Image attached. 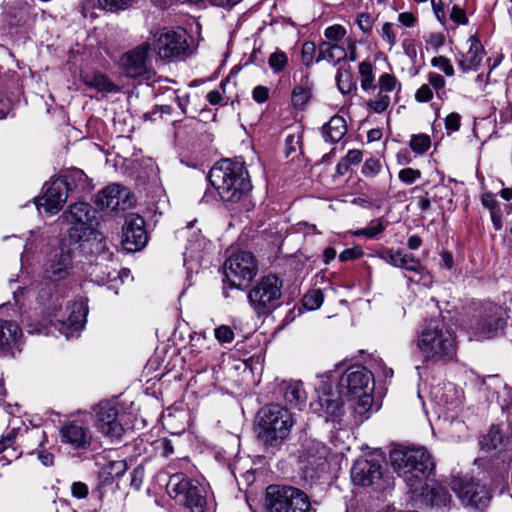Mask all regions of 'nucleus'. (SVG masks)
<instances>
[{"label": "nucleus", "mask_w": 512, "mask_h": 512, "mask_svg": "<svg viewBox=\"0 0 512 512\" xmlns=\"http://www.w3.org/2000/svg\"><path fill=\"white\" fill-rule=\"evenodd\" d=\"M359 74L361 88L364 91L375 90L377 85L374 84L373 66L369 61H363L359 64Z\"/></svg>", "instance_id": "e433bc0d"}, {"label": "nucleus", "mask_w": 512, "mask_h": 512, "mask_svg": "<svg viewBox=\"0 0 512 512\" xmlns=\"http://www.w3.org/2000/svg\"><path fill=\"white\" fill-rule=\"evenodd\" d=\"M350 399L356 400V404L354 405V411L361 418L359 421H363L364 418H368L366 414L370 411L373 403L372 392L362 393L357 396L349 397Z\"/></svg>", "instance_id": "4c0bfd02"}, {"label": "nucleus", "mask_w": 512, "mask_h": 512, "mask_svg": "<svg viewBox=\"0 0 512 512\" xmlns=\"http://www.w3.org/2000/svg\"><path fill=\"white\" fill-rule=\"evenodd\" d=\"M98 4L105 11L117 12L128 9L132 0H98Z\"/></svg>", "instance_id": "de8ad7c7"}, {"label": "nucleus", "mask_w": 512, "mask_h": 512, "mask_svg": "<svg viewBox=\"0 0 512 512\" xmlns=\"http://www.w3.org/2000/svg\"><path fill=\"white\" fill-rule=\"evenodd\" d=\"M450 19L453 22L461 25H465L468 23V18L466 16L465 11L457 5H454L451 9Z\"/></svg>", "instance_id": "338daca9"}, {"label": "nucleus", "mask_w": 512, "mask_h": 512, "mask_svg": "<svg viewBox=\"0 0 512 512\" xmlns=\"http://www.w3.org/2000/svg\"><path fill=\"white\" fill-rule=\"evenodd\" d=\"M483 385H485L487 389L493 390L494 393L498 395L497 399L501 402L502 408H509L512 406V388L502 383L497 376L490 375L484 378Z\"/></svg>", "instance_id": "473e14b6"}, {"label": "nucleus", "mask_w": 512, "mask_h": 512, "mask_svg": "<svg viewBox=\"0 0 512 512\" xmlns=\"http://www.w3.org/2000/svg\"><path fill=\"white\" fill-rule=\"evenodd\" d=\"M268 64L273 73L279 74L288 65V56L285 52L276 50L269 56Z\"/></svg>", "instance_id": "37998d69"}, {"label": "nucleus", "mask_w": 512, "mask_h": 512, "mask_svg": "<svg viewBox=\"0 0 512 512\" xmlns=\"http://www.w3.org/2000/svg\"><path fill=\"white\" fill-rule=\"evenodd\" d=\"M389 459L398 476L414 491L423 487L435 469V463L424 447L394 449Z\"/></svg>", "instance_id": "7ed1b4c3"}, {"label": "nucleus", "mask_w": 512, "mask_h": 512, "mask_svg": "<svg viewBox=\"0 0 512 512\" xmlns=\"http://www.w3.org/2000/svg\"><path fill=\"white\" fill-rule=\"evenodd\" d=\"M208 180L223 202H240L252 189V184L244 162L222 159L214 164Z\"/></svg>", "instance_id": "f03ea898"}, {"label": "nucleus", "mask_w": 512, "mask_h": 512, "mask_svg": "<svg viewBox=\"0 0 512 512\" xmlns=\"http://www.w3.org/2000/svg\"><path fill=\"white\" fill-rule=\"evenodd\" d=\"M468 44V51L459 59V66L464 72L477 70L484 57V48L475 36L469 37Z\"/></svg>", "instance_id": "a878e982"}, {"label": "nucleus", "mask_w": 512, "mask_h": 512, "mask_svg": "<svg viewBox=\"0 0 512 512\" xmlns=\"http://www.w3.org/2000/svg\"><path fill=\"white\" fill-rule=\"evenodd\" d=\"M428 81H429L428 85L432 86L436 90L437 96L441 98L442 93H445L444 87H445L446 81H445L444 77L440 74L431 72L428 75Z\"/></svg>", "instance_id": "052dcab7"}, {"label": "nucleus", "mask_w": 512, "mask_h": 512, "mask_svg": "<svg viewBox=\"0 0 512 512\" xmlns=\"http://www.w3.org/2000/svg\"><path fill=\"white\" fill-rule=\"evenodd\" d=\"M60 218L63 222L71 225L69 229L71 242H87L95 233L96 209L89 203L79 202L71 205Z\"/></svg>", "instance_id": "0eeeda50"}, {"label": "nucleus", "mask_w": 512, "mask_h": 512, "mask_svg": "<svg viewBox=\"0 0 512 512\" xmlns=\"http://www.w3.org/2000/svg\"><path fill=\"white\" fill-rule=\"evenodd\" d=\"M431 64L434 67H436V68L440 69L441 71H443L445 73V75H447V76H453L454 75V68H453L451 62L449 61V59H447L444 56L434 57L431 60Z\"/></svg>", "instance_id": "4d7b16f0"}, {"label": "nucleus", "mask_w": 512, "mask_h": 512, "mask_svg": "<svg viewBox=\"0 0 512 512\" xmlns=\"http://www.w3.org/2000/svg\"><path fill=\"white\" fill-rule=\"evenodd\" d=\"M155 49L161 59L176 58L188 49L186 34L183 30L162 29L155 40Z\"/></svg>", "instance_id": "dca6fc26"}, {"label": "nucleus", "mask_w": 512, "mask_h": 512, "mask_svg": "<svg viewBox=\"0 0 512 512\" xmlns=\"http://www.w3.org/2000/svg\"><path fill=\"white\" fill-rule=\"evenodd\" d=\"M381 477L382 467L377 460L360 458L351 468V479L355 485L370 486Z\"/></svg>", "instance_id": "5701e85b"}, {"label": "nucleus", "mask_w": 512, "mask_h": 512, "mask_svg": "<svg viewBox=\"0 0 512 512\" xmlns=\"http://www.w3.org/2000/svg\"><path fill=\"white\" fill-rule=\"evenodd\" d=\"M312 95V83L310 82L309 75H304L299 84H297L292 91V104L295 108H303L309 101Z\"/></svg>", "instance_id": "c9c22d12"}, {"label": "nucleus", "mask_w": 512, "mask_h": 512, "mask_svg": "<svg viewBox=\"0 0 512 512\" xmlns=\"http://www.w3.org/2000/svg\"><path fill=\"white\" fill-rule=\"evenodd\" d=\"M72 269V255L65 246H58L49 251L44 262V276L51 281L66 278Z\"/></svg>", "instance_id": "a211bd4d"}, {"label": "nucleus", "mask_w": 512, "mask_h": 512, "mask_svg": "<svg viewBox=\"0 0 512 512\" xmlns=\"http://www.w3.org/2000/svg\"><path fill=\"white\" fill-rule=\"evenodd\" d=\"M44 195L36 202L38 209L43 208L49 214L58 213L66 203L68 192L59 178L46 183Z\"/></svg>", "instance_id": "412c9836"}, {"label": "nucleus", "mask_w": 512, "mask_h": 512, "mask_svg": "<svg viewBox=\"0 0 512 512\" xmlns=\"http://www.w3.org/2000/svg\"><path fill=\"white\" fill-rule=\"evenodd\" d=\"M98 258L108 262L101 270V276L98 279V285L106 286L112 290L115 295L119 293L121 285L130 278V270L121 268L120 264L113 257V252L104 244L101 251L98 249Z\"/></svg>", "instance_id": "4468645a"}, {"label": "nucleus", "mask_w": 512, "mask_h": 512, "mask_svg": "<svg viewBox=\"0 0 512 512\" xmlns=\"http://www.w3.org/2000/svg\"><path fill=\"white\" fill-rule=\"evenodd\" d=\"M215 338L222 344L230 343L234 339V332L230 326L221 325L215 329Z\"/></svg>", "instance_id": "13d9d810"}, {"label": "nucleus", "mask_w": 512, "mask_h": 512, "mask_svg": "<svg viewBox=\"0 0 512 512\" xmlns=\"http://www.w3.org/2000/svg\"><path fill=\"white\" fill-rule=\"evenodd\" d=\"M505 324L501 307L490 303L485 305L478 316L471 321L469 328L477 340H484L494 337Z\"/></svg>", "instance_id": "9b49d317"}, {"label": "nucleus", "mask_w": 512, "mask_h": 512, "mask_svg": "<svg viewBox=\"0 0 512 512\" xmlns=\"http://www.w3.org/2000/svg\"><path fill=\"white\" fill-rule=\"evenodd\" d=\"M124 408L117 397L98 403V433L111 444H119L125 433Z\"/></svg>", "instance_id": "6e6552de"}, {"label": "nucleus", "mask_w": 512, "mask_h": 512, "mask_svg": "<svg viewBox=\"0 0 512 512\" xmlns=\"http://www.w3.org/2000/svg\"><path fill=\"white\" fill-rule=\"evenodd\" d=\"M170 493L184 503L188 512H205V489L196 480L187 478L182 473L170 476L168 482Z\"/></svg>", "instance_id": "9d476101"}, {"label": "nucleus", "mask_w": 512, "mask_h": 512, "mask_svg": "<svg viewBox=\"0 0 512 512\" xmlns=\"http://www.w3.org/2000/svg\"><path fill=\"white\" fill-rule=\"evenodd\" d=\"M374 19L369 13H360L356 18L358 28L365 34H370L373 28Z\"/></svg>", "instance_id": "6e6d98bb"}, {"label": "nucleus", "mask_w": 512, "mask_h": 512, "mask_svg": "<svg viewBox=\"0 0 512 512\" xmlns=\"http://www.w3.org/2000/svg\"><path fill=\"white\" fill-rule=\"evenodd\" d=\"M363 256V250L360 246L345 249L339 255V259L343 262L355 260Z\"/></svg>", "instance_id": "680f3d73"}, {"label": "nucleus", "mask_w": 512, "mask_h": 512, "mask_svg": "<svg viewBox=\"0 0 512 512\" xmlns=\"http://www.w3.org/2000/svg\"><path fill=\"white\" fill-rule=\"evenodd\" d=\"M344 53H346V59L350 62H355L358 59L357 53V41L354 37L348 36L343 42Z\"/></svg>", "instance_id": "603ef678"}, {"label": "nucleus", "mask_w": 512, "mask_h": 512, "mask_svg": "<svg viewBox=\"0 0 512 512\" xmlns=\"http://www.w3.org/2000/svg\"><path fill=\"white\" fill-rule=\"evenodd\" d=\"M132 196L125 187L113 184L98 194V209L108 211L126 210L133 204Z\"/></svg>", "instance_id": "aec40b11"}, {"label": "nucleus", "mask_w": 512, "mask_h": 512, "mask_svg": "<svg viewBox=\"0 0 512 512\" xmlns=\"http://www.w3.org/2000/svg\"><path fill=\"white\" fill-rule=\"evenodd\" d=\"M385 229L382 221L377 219L373 220L367 227L359 229L354 232L355 236H366L368 238H374Z\"/></svg>", "instance_id": "09e8293b"}, {"label": "nucleus", "mask_w": 512, "mask_h": 512, "mask_svg": "<svg viewBox=\"0 0 512 512\" xmlns=\"http://www.w3.org/2000/svg\"><path fill=\"white\" fill-rule=\"evenodd\" d=\"M424 501L432 508H446L450 505L451 496L448 491L438 484H433L423 493Z\"/></svg>", "instance_id": "f704fd0d"}, {"label": "nucleus", "mask_w": 512, "mask_h": 512, "mask_svg": "<svg viewBox=\"0 0 512 512\" xmlns=\"http://www.w3.org/2000/svg\"><path fill=\"white\" fill-rule=\"evenodd\" d=\"M396 267L414 274L413 276H406L410 282L431 287L433 283L431 273L414 255L400 250Z\"/></svg>", "instance_id": "b1692460"}, {"label": "nucleus", "mask_w": 512, "mask_h": 512, "mask_svg": "<svg viewBox=\"0 0 512 512\" xmlns=\"http://www.w3.org/2000/svg\"><path fill=\"white\" fill-rule=\"evenodd\" d=\"M413 343L425 362L447 363L457 351L455 332L440 318L425 321Z\"/></svg>", "instance_id": "f257e3e1"}, {"label": "nucleus", "mask_w": 512, "mask_h": 512, "mask_svg": "<svg viewBox=\"0 0 512 512\" xmlns=\"http://www.w3.org/2000/svg\"><path fill=\"white\" fill-rule=\"evenodd\" d=\"M88 486L83 482H73L71 486L72 496L78 499H84L88 496Z\"/></svg>", "instance_id": "774afa93"}, {"label": "nucleus", "mask_w": 512, "mask_h": 512, "mask_svg": "<svg viewBox=\"0 0 512 512\" xmlns=\"http://www.w3.org/2000/svg\"><path fill=\"white\" fill-rule=\"evenodd\" d=\"M323 300L322 291L320 289H312L304 295L302 302L307 310H316L322 305Z\"/></svg>", "instance_id": "c03bdc74"}, {"label": "nucleus", "mask_w": 512, "mask_h": 512, "mask_svg": "<svg viewBox=\"0 0 512 512\" xmlns=\"http://www.w3.org/2000/svg\"><path fill=\"white\" fill-rule=\"evenodd\" d=\"M292 413L279 404H269L257 414L258 438L267 446H276L285 440L294 426Z\"/></svg>", "instance_id": "20e7f679"}, {"label": "nucleus", "mask_w": 512, "mask_h": 512, "mask_svg": "<svg viewBox=\"0 0 512 512\" xmlns=\"http://www.w3.org/2000/svg\"><path fill=\"white\" fill-rule=\"evenodd\" d=\"M381 36L390 48H392L397 42L394 24L390 22L384 23L381 29Z\"/></svg>", "instance_id": "5fc2aeb1"}, {"label": "nucleus", "mask_w": 512, "mask_h": 512, "mask_svg": "<svg viewBox=\"0 0 512 512\" xmlns=\"http://www.w3.org/2000/svg\"><path fill=\"white\" fill-rule=\"evenodd\" d=\"M300 147V139L293 134L288 135L285 139V154L287 157L295 153Z\"/></svg>", "instance_id": "69168bd1"}, {"label": "nucleus", "mask_w": 512, "mask_h": 512, "mask_svg": "<svg viewBox=\"0 0 512 512\" xmlns=\"http://www.w3.org/2000/svg\"><path fill=\"white\" fill-rule=\"evenodd\" d=\"M433 97V92L428 84L420 86L415 93V100L420 103H426Z\"/></svg>", "instance_id": "0e129e2a"}, {"label": "nucleus", "mask_w": 512, "mask_h": 512, "mask_svg": "<svg viewBox=\"0 0 512 512\" xmlns=\"http://www.w3.org/2000/svg\"><path fill=\"white\" fill-rule=\"evenodd\" d=\"M336 84L342 94H348L354 87L353 78L349 70L339 68L335 76Z\"/></svg>", "instance_id": "a19ab883"}, {"label": "nucleus", "mask_w": 512, "mask_h": 512, "mask_svg": "<svg viewBox=\"0 0 512 512\" xmlns=\"http://www.w3.org/2000/svg\"><path fill=\"white\" fill-rule=\"evenodd\" d=\"M346 60V53H344L343 44L332 43L328 41H321L318 44V55L316 63L326 61L332 66H337L342 61Z\"/></svg>", "instance_id": "bb28decb"}, {"label": "nucleus", "mask_w": 512, "mask_h": 512, "mask_svg": "<svg viewBox=\"0 0 512 512\" xmlns=\"http://www.w3.org/2000/svg\"><path fill=\"white\" fill-rule=\"evenodd\" d=\"M257 271V261L251 252L238 251L231 254L224 263V297H230L227 288L242 290V282H250L257 274Z\"/></svg>", "instance_id": "423d86ee"}, {"label": "nucleus", "mask_w": 512, "mask_h": 512, "mask_svg": "<svg viewBox=\"0 0 512 512\" xmlns=\"http://www.w3.org/2000/svg\"><path fill=\"white\" fill-rule=\"evenodd\" d=\"M390 96L387 93L378 91L375 97L367 101V107L377 114H381L390 106Z\"/></svg>", "instance_id": "ea45409f"}, {"label": "nucleus", "mask_w": 512, "mask_h": 512, "mask_svg": "<svg viewBox=\"0 0 512 512\" xmlns=\"http://www.w3.org/2000/svg\"><path fill=\"white\" fill-rule=\"evenodd\" d=\"M100 471L98 472V480L101 483H108L114 478H118L124 474L127 469L126 462L117 456V459H113L111 455L103 454L101 456V462L98 461Z\"/></svg>", "instance_id": "393cba45"}, {"label": "nucleus", "mask_w": 512, "mask_h": 512, "mask_svg": "<svg viewBox=\"0 0 512 512\" xmlns=\"http://www.w3.org/2000/svg\"><path fill=\"white\" fill-rule=\"evenodd\" d=\"M502 440L503 436L500 429L493 426L489 432L481 438L479 443L483 450L491 451L497 449L502 443Z\"/></svg>", "instance_id": "58836bf2"}, {"label": "nucleus", "mask_w": 512, "mask_h": 512, "mask_svg": "<svg viewBox=\"0 0 512 512\" xmlns=\"http://www.w3.org/2000/svg\"><path fill=\"white\" fill-rule=\"evenodd\" d=\"M431 145L430 137L426 134L413 135L410 139V148L417 154H424Z\"/></svg>", "instance_id": "a18cd8bd"}, {"label": "nucleus", "mask_w": 512, "mask_h": 512, "mask_svg": "<svg viewBox=\"0 0 512 512\" xmlns=\"http://www.w3.org/2000/svg\"><path fill=\"white\" fill-rule=\"evenodd\" d=\"M283 281L274 274L260 278L248 291L247 299L257 317H267L282 304Z\"/></svg>", "instance_id": "39448f33"}, {"label": "nucleus", "mask_w": 512, "mask_h": 512, "mask_svg": "<svg viewBox=\"0 0 512 512\" xmlns=\"http://www.w3.org/2000/svg\"><path fill=\"white\" fill-rule=\"evenodd\" d=\"M397 85L400 86V83L398 82L397 78L389 73L382 74L378 79L379 91H382L387 94L394 91Z\"/></svg>", "instance_id": "3c124183"}, {"label": "nucleus", "mask_w": 512, "mask_h": 512, "mask_svg": "<svg viewBox=\"0 0 512 512\" xmlns=\"http://www.w3.org/2000/svg\"><path fill=\"white\" fill-rule=\"evenodd\" d=\"M328 448L317 440H307L303 444L302 452L300 454L301 462L305 472L309 470L317 472L325 468L327 464Z\"/></svg>", "instance_id": "4be33fe9"}, {"label": "nucleus", "mask_w": 512, "mask_h": 512, "mask_svg": "<svg viewBox=\"0 0 512 512\" xmlns=\"http://www.w3.org/2000/svg\"><path fill=\"white\" fill-rule=\"evenodd\" d=\"M318 399L311 404L313 410L325 415L327 420L340 421L343 415V402L340 396L333 392L331 387L318 386Z\"/></svg>", "instance_id": "6ab92c4d"}, {"label": "nucleus", "mask_w": 512, "mask_h": 512, "mask_svg": "<svg viewBox=\"0 0 512 512\" xmlns=\"http://www.w3.org/2000/svg\"><path fill=\"white\" fill-rule=\"evenodd\" d=\"M120 87L104 75L98 74V93H117Z\"/></svg>", "instance_id": "864d4df0"}, {"label": "nucleus", "mask_w": 512, "mask_h": 512, "mask_svg": "<svg viewBox=\"0 0 512 512\" xmlns=\"http://www.w3.org/2000/svg\"><path fill=\"white\" fill-rule=\"evenodd\" d=\"M421 176V171L413 168H404L400 170L398 174L399 179L406 184L414 183L416 180L420 179Z\"/></svg>", "instance_id": "bf43d9fd"}, {"label": "nucleus", "mask_w": 512, "mask_h": 512, "mask_svg": "<svg viewBox=\"0 0 512 512\" xmlns=\"http://www.w3.org/2000/svg\"><path fill=\"white\" fill-rule=\"evenodd\" d=\"M347 133L346 121L342 116L334 115L322 127V136L325 142L338 143Z\"/></svg>", "instance_id": "c756f323"}, {"label": "nucleus", "mask_w": 512, "mask_h": 512, "mask_svg": "<svg viewBox=\"0 0 512 512\" xmlns=\"http://www.w3.org/2000/svg\"><path fill=\"white\" fill-rule=\"evenodd\" d=\"M450 486L461 502L467 506L476 508L486 506L491 497L488 488L472 477H454Z\"/></svg>", "instance_id": "f8f14e48"}, {"label": "nucleus", "mask_w": 512, "mask_h": 512, "mask_svg": "<svg viewBox=\"0 0 512 512\" xmlns=\"http://www.w3.org/2000/svg\"><path fill=\"white\" fill-rule=\"evenodd\" d=\"M461 126V116L452 112L445 118V128L448 132H456Z\"/></svg>", "instance_id": "e2e57ef3"}, {"label": "nucleus", "mask_w": 512, "mask_h": 512, "mask_svg": "<svg viewBox=\"0 0 512 512\" xmlns=\"http://www.w3.org/2000/svg\"><path fill=\"white\" fill-rule=\"evenodd\" d=\"M316 53L318 54V46L312 41H305L301 49V61L303 65L310 68L313 63H316Z\"/></svg>", "instance_id": "79ce46f5"}, {"label": "nucleus", "mask_w": 512, "mask_h": 512, "mask_svg": "<svg viewBox=\"0 0 512 512\" xmlns=\"http://www.w3.org/2000/svg\"><path fill=\"white\" fill-rule=\"evenodd\" d=\"M87 308L82 301L74 302L70 307L69 316L63 321V326L71 332L81 330L86 323Z\"/></svg>", "instance_id": "72a5a7b5"}, {"label": "nucleus", "mask_w": 512, "mask_h": 512, "mask_svg": "<svg viewBox=\"0 0 512 512\" xmlns=\"http://www.w3.org/2000/svg\"><path fill=\"white\" fill-rule=\"evenodd\" d=\"M346 28L340 24H334L328 26L324 30V36L328 42L338 43L340 40L344 39L346 36Z\"/></svg>", "instance_id": "49530a36"}, {"label": "nucleus", "mask_w": 512, "mask_h": 512, "mask_svg": "<svg viewBox=\"0 0 512 512\" xmlns=\"http://www.w3.org/2000/svg\"><path fill=\"white\" fill-rule=\"evenodd\" d=\"M381 170L382 164L380 160L376 158H369L365 160L361 173L367 178H374L381 172Z\"/></svg>", "instance_id": "8fccbe9b"}, {"label": "nucleus", "mask_w": 512, "mask_h": 512, "mask_svg": "<svg viewBox=\"0 0 512 512\" xmlns=\"http://www.w3.org/2000/svg\"><path fill=\"white\" fill-rule=\"evenodd\" d=\"M340 393L346 397L373 391V375L363 366L354 365L346 370L339 380Z\"/></svg>", "instance_id": "2eb2a0df"}, {"label": "nucleus", "mask_w": 512, "mask_h": 512, "mask_svg": "<svg viewBox=\"0 0 512 512\" xmlns=\"http://www.w3.org/2000/svg\"><path fill=\"white\" fill-rule=\"evenodd\" d=\"M21 329L16 322L0 319V354L17 343Z\"/></svg>", "instance_id": "7c9ffc66"}, {"label": "nucleus", "mask_w": 512, "mask_h": 512, "mask_svg": "<svg viewBox=\"0 0 512 512\" xmlns=\"http://www.w3.org/2000/svg\"><path fill=\"white\" fill-rule=\"evenodd\" d=\"M279 393L291 406H300L306 402V393L300 381H283L279 385Z\"/></svg>", "instance_id": "cd10ccee"}, {"label": "nucleus", "mask_w": 512, "mask_h": 512, "mask_svg": "<svg viewBox=\"0 0 512 512\" xmlns=\"http://www.w3.org/2000/svg\"><path fill=\"white\" fill-rule=\"evenodd\" d=\"M59 180L65 184V189L68 193L75 190L86 191L92 188L91 181L78 168L67 170L59 177Z\"/></svg>", "instance_id": "c85d7f7f"}, {"label": "nucleus", "mask_w": 512, "mask_h": 512, "mask_svg": "<svg viewBox=\"0 0 512 512\" xmlns=\"http://www.w3.org/2000/svg\"><path fill=\"white\" fill-rule=\"evenodd\" d=\"M266 502L269 512H309L310 510L307 495L291 486L270 485L266 490Z\"/></svg>", "instance_id": "1a4fd4ad"}, {"label": "nucleus", "mask_w": 512, "mask_h": 512, "mask_svg": "<svg viewBox=\"0 0 512 512\" xmlns=\"http://www.w3.org/2000/svg\"><path fill=\"white\" fill-rule=\"evenodd\" d=\"M61 439L62 442L76 448H83L88 443L86 430L75 422H70L61 428Z\"/></svg>", "instance_id": "2f4dec72"}, {"label": "nucleus", "mask_w": 512, "mask_h": 512, "mask_svg": "<svg viewBox=\"0 0 512 512\" xmlns=\"http://www.w3.org/2000/svg\"><path fill=\"white\" fill-rule=\"evenodd\" d=\"M150 45L142 43L127 51L120 58V67L129 78L149 79L152 69L149 59Z\"/></svg>", "instance_id": "ddd939ff"}, {"label": "nucleus", "mask_w": 512, "mask_h": 512, "mask_svg": "<svg viewBox=\"0 0 512 512\" xmlns=\"http://www.w3.org/2000/svg\"><path fill=\"white\" fill-rule=\"evenodd\" d=\"M148 242L145 220L142 216L130 213L125 217L122 228V245L128 252L142 250Z\"/></svg>", "instance_id": "f3484780"}]
</instances>
